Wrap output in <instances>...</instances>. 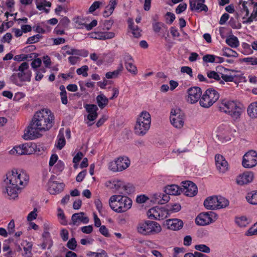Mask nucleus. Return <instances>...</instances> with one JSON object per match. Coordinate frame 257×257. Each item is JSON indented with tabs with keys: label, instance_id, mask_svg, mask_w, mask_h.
Instances as JSON below:
<instances>
[{
	"label": "nucleus",
	"instance_id": "f257e3e1",
	"mask_svg": "<svg viewBox=\"0 0 257 257\" xmlns=\"http://www.w3.org/2000/svg\"><path fill=\"white\" fill-rule=\"evenodd\" d=\"M53 113L48 109H42L34 115L23 136L25 140H34L42 137V133L50 130L55 124Z\"/></svg>",
	"mask_w": 257,
	"mask_h": 257
},
{
	"label": "nucleus",
	"instance_id": "f03ea898",
	"mask_svg": "<svg viewBox=\"0 0 257 257\" xmlns=\"http://www.w3.org/2000/svg\"><path fill=\"white\" fill-rule=\"evenodd\" d=\"M6 176L3 184V193H7L10 199H15L18 197V191L21 189L19 185L26 184L29 178L24 172L18 173L17 169H13Z\"/></svg>",
	"mask_w": 257,
	"mask_h": 257
},
{
	"label": "nucleus",
	"instance_id": "7ed1b4c3",
	"mask_svg": "<svg viewBox=\"0 0 257 257\" xmlns=\"http://www.w3.org/2000/svg\"><path fill=\"white\" fill-rule=\"evenodd\" d=\"M109 204L115 212L122 213L131 208L132 200L125 195H114L110 197Z\"/></svg>",
	"mask_w": 257,
	"mask_h": 257
},
{
	"label": "nucleus",
	"instance_id": "20e7f679",
	"mask_svg": "<svg viewBox=\"0 0 257 257\" xmlns=\"http://www.w3.org/2000/svg\"><path fill=\"white\" fill-rule=\"evenodd\" d=\"M218 108L220 111L230 115L234 120L239 118L243 111L242 105L234 101L224 100L219 105Z\"/></svg>",
	"mask_w": 257,
	"mask_h": 257
},
{
	"label": "nucleus",
	"instance_id": "39448f33",
	"mask_svg": "<svg viewBox=\"0 0 257 257\" xmlns=\"http://www.w3.org/2000/svg\"><path fill=\"white\" fill-rule=\"evenodd\" d=\"M162 230L161 225L157 222L147 220L140 222L137 226L138 233L143 235H151L159 233Z\"/></svg>",
	"mask_w": 257,
	"mask_h": 257
},
{
	"label": "nucleus",
	"instance_id": "423d86ee",
	"mask_svg": "<svg viewBox=\"0 0 257 257\" xmlns=\"http://www.w3.org/2000/svg\"><path fill=\"white\" fill-rule=\"evenodd\" d=\"M218 92L213 88H208L200 99V105L204 108H208L213 105L219 98Z\"/></svg>",
	"mask_w": 257,
	"mask_h": 257
},
{
	"label": "nucleus",
	"instance_id": "0eeeda50",
	"mask_svg": "<svg viewBox=\"0 0 257 257\" xmlns=\"http://www.w3.org/2000/svg\"><path fill=\"white\" fill-rule=\"evenodd\" d=\"M184 113L179 108L172 109L170 119L174 127L181 128L184 124Z\"/></svg>",
	"mask_w": 257,
	"mask_h": 257
},
{
	"label": "nucleus",
	"instance_id": "6e6552de",
	"mask_svg": "<svg viewBox=\"0 0 257 257\" xmlns=\"http://www.w3.org/2000/svg\"><path fill=\"white\" fill-rule=\"evenodd\" d=\"M217 215L212 211L200 213L195 219L196 224L201 226L209 224L216 219Z\"/></svg>",
	"mask_w": 257,
	"mask_h": 257
},
{
	"label": "nucleus",
	"instance_id": "1a4fd4ad",
	"mask_svg": "<svg viewBox=\"0 0 257 257\" xmlns=\"http://www.w3.org/2000/svg\"><path fill=\"white\" fill-rule=\"evenodd\" d=\"M257 164V152L250 150L243 157L242 165L245 168H250Z\"/></svg>",
	"mask_w": 257,
	"mask_h": 257
},
{
	"label": "nucleus",
	"instance_id": "9d476101",
	"mask_svg": "<svg viewBox=\"0 0 257 257\" xmlns=\"http://www.w3.org/2000/svg\"><path fill=\"white\" fill-rule=\"evenodd\" d=\"M168 214L166 209L158 206H155L150 209L147 212V215L149 218L156 220L164 219L167 217Z\"/></svg>",
	"mask_w": 257,
	"mask_h": 257
},
{
	"label": "nucleus",
	"instance_id": "9b49d317",
	"mask_svg": "<svg viewBox=\"0 0 257 257\" xmlns=\"http://www.w3.org/2000/svg\"><path fill=\"white\" fill-rule=\"evenodd\" d=\"M182 193L187 196L193 197L197 194V187L193 182L190 181L182 182Z\"/></svg>",
	"mask_w": 257,
	"mask_h": 257
},
{
	"label": "nucleus",
	"instance_id": "f8f14e48",
	"mask_svg": "<svg viewBox=\"0 0 257 257\" xmlns=\"http://www.w3.org/2000/svg\"><path fill=\"white\" fill-rule=\"evenodd\" d=\"M187 101L190 103H194L200 99L202 91L200 87L195 86L189 88L187 90Z\"/></svg>",
	"mask_w": 257,
	"mask_h": 257
},
{
	"label": "nucleus",
	"instance_id": "ddd939ff",
	"mask_svg": "<svg viewBox=\"0 0 257 257\" xmlns=\"http://www.w3.org/2000/svg\"><path fill=\"white\" fill-rule=\"evenodd\" d=\"M253 178V173L251 171H246L237 177L236 182L239 185H243L251 182Z\"/></svg>",
	"mask_w": 257,
	"mask_h": 257
},
{
	"label": "nucleus",
	"instance_id": "4468645a",
	"mask_svg": "<svg viewBox=\"0 0 257 257\" xmlns=\"http://www.w3.org/2000/svg\"><path fill=\"white\" fill-rule=\"evenodd\" d=\"M205 0H189V7L191 11L194 10L207 12L208 7L204 5Z\"/></svg>",
	"mask_w": 257,
	"mask_h": 257
},
{
	"label": "nucleus",
	"instance_id": "2eb2a0df",
	"mask_svg": "<svg viewBox=\"0 0 257 257\" xmlns=\"http://www.w3.org/2000/svg\"><path fill=\"white\" fill-rule=\"evenodd\" d=\"M150 124L151 123L148 122V121H146V122L137 121L135 127V134L141 136H144L149 130Z\"/></svg>",
	"mask_w": 257,
	"mask_h": 257
},
{
	"label": "nucleus",
	"instance_id": "dca6fc26",
	"mask_svg": "<svg viewBox=\"0 0 257 257\" xmlns=\"http://www.w3.org/2000/svg\"><path fill=\"white\" fill-rule=\"evenodd\" d=\"M215 160L216 168L220 172L224 173L227 170L228 163L222 155H216Z\"/></svg>",
	"mask_w": 257,
	"mask_h": 257
},
{
	"label": "nucleus",
	"instance_id": "f3484780",
	"mask_svg": "<svg viewBox=\"0 0 257 257\" xmlns=\"http://www.w3.org/2000/svg\"><path fill=\"white\" fill-rule=\"evenodd\" d=\"M85 213L83 212L75 213L73 214L71 217L72 224L74 225H78L79 222H82L87 224L89 222V218L84 216Z\"/></svg>",
	"mask_w": 257,
	"mask_h": 257
},
{
	"label": "nucleus",
	"instance_id": "a211bd4d",
	"mask_svg": "<svg viewBox=\"0 0 257 257\" xmlns=\"http://www.w3.org/2000/svg\"><path fill=\"white\" fill-rule=\"evenodd\" d=\"M65 186L63 183L52 182V183H48V191L51 194H59L63 190Z\"/></svg>",
	"mask_w": 257,
	"mask_h": 257
},
{
	"label": "nucleus",
	"instance_id": "6ab92c4d",
	"mask_svg": "<svg viewBox=\"0 0 257 257\" xmlns=\"http://www.w3.org/2000/svg\"><path fill=\"white\" fill-rule=\"evenodd\" d=\"M84 108L86 111L89 113L87 115V119L90 121L94 120L98 116L97 111L98 110V107L95 104H86L84 105Z\"/></svg>",
	"mask_w": 257,
	"mask_h": 257
},
{
	"label": "nucleus",
	"instance_id": "aec40b11",
	"mask_svg": "<svg viewBox=\"0 0 257 257\" xmlns=\"http://www.w3.org/2000/svg\"><path fill=\"white\" fill-rule=\"evenodd\" d=\"M124 60L125 62V66L126 70L134 74L137 73V68L134 64V59L133 57L129 54H125L124 56Z\"/></svg>",
	"mask_w": 257,
	"mask_h": 257
},
{
	"label": "nucleus",
	"instance_id": "412c9836",
	"mask_svg": "<svg viewBox=\"0 0 257 257\" xmlns=\"http://www.w3.org/2000/svg\"><path fill=\"white\" fill-rule=\"evenodd\" d=\"M168 228L173 230H178L181 229L183 225V221L179 219H169L166 220Z\"/></svg>",
	"mask_w": 257,
	"mask_h": 257
},
{
	"label": "nucleus",
	"instance_id": "4be33fe9",
	"mask_svg": "<svg viewBox=\"0 0 257 257\" xmlns=\"http://www.w3.org/2000/svg\"><path fill=\"white\" fill-rule=\"evenodd\" d=\"M216 202L217 196H210L207 197L204 201V207L208 210L217 209Z\"/></svg>",
	"mask_w": 257,
	"mask_h": 257
},
{
	"label": "nucleus",
	"instance_id": "5701e85b",
	"mask_svg": "<svg viewBox=\"0 0 257 257\" xmlns=\"http://www.w3.org/2000/svg\"><path fill=\"white\" fill-rule=\"evenodd\" d=\"M164 192L168 195H178L182 193V189L178 185H170L165 187Z\"/></svg>",
	"mask_w": 257,
	"mask_h": 257
},
{
	"label": "nucleus",
	"instance_id": "b1692460",
	"mask_svg": "<svg viewBox=\"0 0 257 257\" xmlns=\"http://www.w3.org/2000/svg\"><path fill=\"white\" fill-rule=\"evenodd\" d=\"M22 150L24 155H30L33 154L34 152L35 148L37 149L36 145L35 144L25 143L22 144Z\"/></svg>",
	"mask_w": 257,
	"mask_h": 257
},
{
	"label": "nucleus",
	"instance_id": "393cba45",
	"mask_svg": "<svg viewBox=\"0 0 257 257\" xmlns=\"http://www.w3.org/2000/svg\"><path fill=\"white\" fill-rule=\"evenodd\" d=\"M116 161L119 171L126 169L130 165V161L127 158L120 157Z\"/></svg>",
	"mask_w": 257,
	"mask_h": 257
},
{
	"label": "nucleus",
	"instance_id": "a878e982",
	"mask_svg": "<svg viewBox=\"0 0 257 257\" xmlns=\"http://www.w3.org/2000/svg\"><path fill=\"white\" fill-rule=\"evenodd\" d=\"M31 76L32 73L29 69L18 73V77L21 82H30L31 81Z\"/></svg>",
	"mask_w": 257,
	"mask_h": 257
},
{
	"label": "nucleus",
	"instance_id": "bb28decb",
	"mask_svg": "<svg viewBox=\"0 0 257 257\" xmlns=\"http://www.w3.org/2000/svg\"><path fill=\"white\" fill-rule=\"evenodd\" d=\"M152 27L154 32L158 33L160 32L161 30L165 29V32L167 33V36L169 35V32L167 30L166 26L162 22H155L152 23Z\"/></svg>",
	"mask_w": 257,
	"mask_h": 257
},
{
	"label": "nucleus",
	"instance_id": "cd10ccee",
	"mask_svg": "<svg viewBox=\"0 0 257 257\" xmlns=\"http://www.w3.org/2000/svg\"><path fill=\"white\" fill-rule=\"evenodd\" d=\"M97 103L100 109H103L108 103V99L103 94H100L96 97Z\"/></svg>",
	"mask_w": 257,
	"mask_h": 257
},
{
	"label": "nucleus",
	"instance_id": "c85d7f7f",
	"mask_svg": "<svg viewBox=\"0 0 257 257\" xmlns=\"http://www.w3.org/2000/svg\"><path fill=\"white\" fill-rule=\"evenodd\" d=\"M247 114L250 117H257V101L251 103L249 105L247 109Z\"/></svg>",
	"mask_w": 257,
	"mask_h": 257
},
{
	"label": "nucleus",
	"instance_id": "c756f323",
	"mask_svg": "<svg viewBox=\"0 0 257 257\" xmlns=\"http://www.w3.org/2000/svg\"><path fill=\"white\" fill-rule=\"evenodd\" d=\"M225 42L228 46L233 48H237L239 45L238 38L233 35H229L227 37Z\"/></svg>",
	"mask_w": 257,
	"mask_h": 257
},
{
	"label": "nucleus",
	"instance_id": "7c9ffc66",
	"mask_svg": "<svg viewBox=\"0 0 257 257\" xmlns=\"http://www.w3.org/2000/svg\"><path fill=\"white\" fill-rule=\"evenodd\" d=\"M123 69V67L122 64L120 63L119 65L118 68L116 70H115L112 72H107L105 74V77L107 79H111V78H116L118 76V75L119 74L120 72L122 71Z\"/></svg>",
	"mask_w": 257,
	"mask_h": 257
},
{
	"label": "nucleus",
	"instance_id": "2f4dec72",
	"mask_svg": "<svg viewBox=\"0 0 257 257\" xmlns=\"http://www.w3.org/2000/svg\"><path fill=\"white\" fill-rule=\"evenodd\" d=\"M66 54L67 55H75L87 57L88 54V52L87 51H82L74 48H71L66 51Z\"/></svg>",
	"mask_w": 257,
	"mask_h": 257
},
{
	"label": "nucleus",
	"instance_id": "473e14b6",
	"mask_svg": "<svg viewBox=\"0 0 257 257\" xmlns=\"http://www.w3.org/2000/svg\"><path fill=\"white\" fill-rule=\"evenodd\" d=\"M58 143L56 146L57 148L61 150L65 145L66 141L63 134V128L60 130L58 136Z\"/></svg>",
	"mask_w": 257,
	"mask_h": 257
},
{
	"label": "nucleus",
	"instance_id": "72a5a7b5",
	"mask_svg": "<svg viewBox=\"0 0 257 257\" xmlns=\"http://www.w3.org/2000/svg\"><path fill=\"white\" fill-rule=\"evenodd\" d=\"M148 121V122L151 123V117L150 113L147 111H142L140 114L139 116L137 119V121H140L141 122H145Z\"/></svg>",
	"mask_w": 257,
	"mask_h": 257
},
{
	"label": "nucleus",
	"instance_id": "f704fd0d",
	"mask_svg": "<svg viewBox=\"0 0 257 257\" xmlns=\"http://www.w3.org/2000/svg\"><path fill=\"white\" fill-rule=\"evenodd\" d=\"M217 202H216L217 209L226 207L229 205V201L224 197L221 196H217Z\"/></svg>",
	"mask_w": 257,
	"mask_h": 257
},
{
	"label": "nucleus",
	"instance_id": "c9c22d12",
	"mask_svg": "<svg viewBox=\"0 0 257 257\" xmlns=\"http://www.w3.org/2000/svg\"><path fill=\"white\" fill-rule=\"evenodd\" d=\"M108 183L109 185L107 184V186H109L110 188L115 189L117 191L124 188V183L119 180L113 181L112 182L109 181Z\"/></svg>",
	"mask_w": 257,
	"mask_h": 257
},
{
	"label": "nucleus",
	"instance_id": "e433bc0d",
	"mask_svg": "<svg viewBox=\"0 0 257 257\" xmlns=\"http://www.w3.org/2000/svg\"><path fill=\"white\" fill-rule=\"evenodd\" d=\"M123 191H120L119 194L121 195H125L126 194H130L135 191V188L131 184L124 185V188H122Z\"/></svg>",
	"mask_w": 257,
	"mask_h": 257
},
{
	"label": "nucleus",
	"instance_id": "4c0bfd02",
	"mask_svg": "<svg viewBox=\"0 0 257 257\" xmlns=\"http://www.w3.org/2000/svg\"><path fill=\"white\" fill-rule=\"evenodd\" d=\"M223 56L227 57H237L238 54L231 48L226 47L223 49Z\"/></svg>",
	"mask_w": 257,
	"mask_h": 257
},
{
	"label": "nucleus",
	"instance_id": "58836bf2",
	"mask_svg": "<svg viewBox=\"0 0 257 257\" xmlns=\"http://www.w3.org/2000/svg\"><path fill=\"white\" fill-rule=\"evenodd\" d=\"M168 208L166 209L167 212H177L181 210V206L178 203L170 204L168 205Z\"/></svg>",
	"mask_w": 257,
	"mask_h": 257
},
{
	"label": "nucleus",
	"instance_id": "ea45409f",
	"mask_svg": "<svg viewBox=\"0 0 257 257\" xmlns=\"http://www.w3.org/2000/svg\"><path fill=\"white\" fill-rule=\"evenodd\" d=\"M133 22L130 23L129 24V28L132 31V33L135 38H139L141 36V30L138 28L137 26H134Z\"/></svg>",
	"mask_w": 257,
	"mask_h": 257
},
{
	"label": "nucleus",
	"instance_id": "a19ab883",
	"mask_svg": "<svg viewBox=\"0 0 257 257\" xmlns=\"http://www.w3.org/2000/svg\"><path fill=\"white\" fill-rule=\"evenodd\" d=\"M248 203L252 205H257V192L253 194L248 193L246 197Z\"/></svg>",
	"mask_w": 257,
	"mask_h": 257
},
{
	"label": "nucleus",
	"instance_id": "79ce46f5",
	"mask_svg": "<svg viewBox=\"0 0 257 257\" xmlns=\"http://www.w3.org/2000/svg\"><path fill=\"white\" fill-rule=\"evenodd\" d=\"M159 197H155L156 199V201L158 202V204H163L167 202L169 200V196L168 194H160L159 196Z\"/></svg>",
	"mask_w": 257,
	"mask_h": 257
},
{
	"label": "nucleus",
	"instance_id": "37998d69",
	"mask_svg": "<svg viewBox=\"0 0 257 257\" xmlns=\"http://www.w3.org/2000/svg\"><path fill=\"white\" fill-rule=\"evenodd\" d=\"M236 223L240 227H245L248 224L247 218L245 216H241L235 218Z\"/></svg>",
	"mask_w": 257,
	"mask_h": 257
},
{
	"label": "nucleus",
	"instance_id": "c03bdc74",
	"mask_svg": "<svg viewBox=\"0 0 257 257\" xmlns=\"http://www.w3.org/2000/svg\"><path fill=\"white\" fill-rule=\"evenodd\" d=\"M9 153L11 155H23V152L22 150V145H20L18 146H15L11 150L9 151Z\"/></svg>",
	"mask_w": 257,
	"mask_h": 257
},
{
	"label": "nucleus",
	"instance_id": "a18cd8bd",
	"mask_svg": "<svg viewBox=\"0 0 257 257\" xmlns=\"http://www.w3.org/2000/svg\"><path fill=\"white\" fill-rule=\"evenodd\" d=\"M194 248L196 250L202 251L204 253H208L210 251V248L205 244L195 245Z\"/></svg>",
	"mask_w": 257,
	"mask_h": 257
},
{
	"label": "nucleus",
	"instance_id": "49530a36",
	"mask_svg": "<svg viewBox=\"0 0 257 257\" xmlns=\"http://www.w3.org/2000/svg\"><path fill=\"white\" fill-rule=\"evenodd\" d=\"M88 67L87 65H84L76 70L78 75H82L84 77L88 76L87 71H88Z\"/></svg>",
	"mask_w": 257,
	"mask_h": 257
},
{
	"label": "nucleus",
	"instance_id": "de8ad7c7",
	"mask_svg": "<svg viewBox=\"0 0 257 257\" xmlns=\"http://www.w3.org/2000/svg\"><path fill=\"white\" fill-rule=\"evenodd\" d=\"M77 245V241L75 238H72L68 240L67 243V247L70 249L74 250Z\"/></svg>",
	"mask_w": 257,
	"mask_h": 257
},
{
	"label": "nucleus",
	"instance_id": "09e8293b",
	"mask_svg": "<svg viewBox=\"0 0 257 257\" xmlns=\"http://www.w3.org/2000/svg\"><path fill=\"white\" fill-rule=\"evenodd\" d=\"M59 213H58V218L61 219L60 222L61 224L64 225H66L67 224V220L66 219L65 215L63 212V211L62 209L59 208L58 209Z\"/></svg>",
	"mask_w": 257,
	"mask_h": 257
},
{
	"label": "nucleus",
	"instance_id": "8fccbe9b",
	"mask_svg": "<svg viewBox=\"0 0 257 257\" xmlns=\"http://www.w3.org/2000/svg\"><path fill=\"white\" fill-rule=\"evenodd\" d=\"M207 76L210 79H214L215 80L219 81L220 80V77L219 75L216 72L214 71H209L207 72Z\"/></svg>",
	"mask_w": 257,
	"mask_h": 257
},
{
	"label": "nucleus",
	"instance_id": "3c124183",
	"mask_svg": "<svg viewBox=\"0 0 257 257\" xmlns=\"http://www.w3.org/2000/svg\"><path fill=\"white\" fill-rule=\"evenodd\" d=\"M42 38V36L39 34H37L32 37H30L27 41V44H32L38 42Z\"/></svg>",
	"mask_w": 257,
	"mask_h": 257
},
{
	"label": "nucleus",
	"instance_id": "603ef678",
	"mask_svg": "<svg viewBox=\"0 0 257 257\" xmlns=\"http://www.w3.org/2000/svg\"><path fill=\"white\" fill-rule=\"evenodd\" d=\"M221 77L222 78L223 80H220L219 83L220 84H224V81L225 82H232L234 80V77L232 75H228L226 74H221Z\"/></svg>",
	"mask_w": 257,
	"mask_h": 257
},
{
	"label": "nucleus",
	"instance_id": "864d4df0",
	"mask_svg": "<svg viewBox=\"0 0 257 257\" xmlns=\"http://www.w3.org/2000/svg\"><path fill=\"white\" fill-rule=\"evenodd\" d=\"M32 247L33 243L32 242H27L26 246L24 247V250L25 251V253L23 254V255H26L28 253H29L30 255H32Z\"/></svg>",
	"mask_w": 257,
	"mask_h": 257
},
{
	"label": "nucleus",
	"instance_id": "5fc2aeb1",
	"mask_svg": "<svg viewBox=\"0 0 257 257\" xmlns=\"http://www.w3.org/2000/svg\"><path fill=\"white\" fill-rule=\"evenodd\" d=\"M257 234V222L255 223L254 225L250 227L246 233V235L247 236H251L253 235Z\"/></svg>",
	"mask_w": 257,
	"mask_h": 257
},
{
	"label": "nucleus",
	"instance_id": "6e6d98bb",
	"mask_svg": "<svg viewBox=\"0 0 257 257\" xmlns=\"http://www.w3.org/2000/svg\"><path fill=\"white\" fill-rule=\"evenodd\" d=\"M203 60L205 62L213 63L215 61V56L213 55L207 54L203 57Z\"/></svg>",
	"mask_w": 257,
	"mask_h": 257
},
{
	"label": "nucleus",
	"instance_id": "4d7b16f0",
	"mask_svg": "<svg viewBox=\"0 0 257 257\" xmlns=\"http://www.w3.org/2000/svg\"><path fill=\"white\" fill-rule=\"evenodd\" d=\"M241 46L244 50V51L242 52L244 55L251 54L253 52L252 50L250 48V45L247 43H243Z\"/></svg>",
	"mask_w": 257,
	"mask_h": 257
},
{
	"label": "nucleus",
	"instance_id": "13d9d810",
	"mask_svg": "<svg viewBox=\"0 0 257 257\" xmlns=\"http://www.w3.org/2000/svg\"><path fill=\"white\" fill-rule=\"evenodd\" d=\"M37 209L35 208L33 211H31L27 216V220L29 221H31L34 219H35L37 217Z\"/></svg>",
	"mask_w": 257,
	"mask_h": 257
},
{
	"label": "nucleus",
	"instance_id": "bf43d9fd",
	"mask_svg": "<svg viewBox=\"0 0 257 257\" xmlns=\"http://www.w3.org/2000/svg\"><path fill=\"white\" fill-rule=\"evenodd\" d=\"M182 73H186L189 75L190 77H193V72L191 68L188 66H183L181 68Z\"/></svg>",
	"mask_w": 257,
	"mask_h": 257
},
{
	"label": "nucleus",
	"instance_id": "052dcab7",
	"mask_svg": "<svg viewBox=\"0 0 257 257\" xmlns=\"http://www.w3.org/2000/svg\"><path fill=\"white\" fill-rule=\"evenodd\" d=\"M187 8V4L185 3L180 4L176 8L175 12L177 14H180L184 12Z\"/></svg>",
	"mask_w": 257,
	"mask_h": 257
},
{
	"label": "nucleus",
	"instance_id": "680f3d73",
	"mask_svg": "<svg viewBox=\"0 0 257 257\" xmlns=\"http://www.w3.org/2000/svg\"><path fill=\"white\" fill-rule=\"evenodd\" d=\"M60 236L64 241H66L69 238V232L66 229H62L61 230Z\"/></svg>",
	"mask_w": 257,
	"mask_h": 257
},
{
	"label": "nucleus",
	"instance_id": "e2e57ef3",
	"mask_svg": "<svg viewBox=\"0 0 257 257\" xmlns=\"http://www.w3.org/2000/svg\"><path fill=\"white\" fill-rule=\"evenodd\" d=\"M109 168L113 172L119 171L116 160L109 163Z\"/></svg>",
	"mask_w": 257,
	"mask_h": 257
},
{
	"label": "nucleus",
	"instance_id": "0e129e2a",
	"mask_svg": "<svg viewBox=\"0 0 257 257\" xmlns=\"http://www.w3.org/2000/svg\"><path fill=\"white\" fill-rule=\"evenodd\" d=\"M35 2L37 8L39 11H42L45 7V3L46 2V0H36Z\"/></svg>",
	"mask_w": 257,
	"mask_h": 257
},
{
	"label": "nucleus",
	"instance_id": "69168bd1",
	"mask_svg": "<svg viewBox=\"0 0 257 257\" xmlns=\"http://www.w3.org/2000/svg\"><path fill=\"white\" fill-rule=\"evenodd\" d=\"M42 63V60L40 58H35L31 63L32 68L36 69L39 67Z\"/></svg>",
	"mask_w": 257,
	"mask_h": 257
},
{
	"label": "nucleus",
	"instance_id": "338daca9",
	"mask_svg": "<svg viewBox=\"0 0 257 257\" xmlns=\"http://www.w3.org/2000/svg\"><path fill=\"white\" fill-rule=\"evenodd\" d=\"M87 171L86 170H84L81 172H80L76 177V180L78 182H81L83 181L85 176L86 175Z\"/></svg>",
	"mask_w": 257,
	"mask_h": 257
},
{
	"label": "nucleus",
	"instance_id": "774afa93",
	"mask_svg": "<svg viewBox=\"0 0 257 257\" xmlns=\"http://www.w3.org/2000/svg\"><path fill=\"white\" fill-rule=\"evenodd\" d=\"M82 232L84 233L89 234L93 231L92 225L84 226L81 228Z\"/></svg>",
	"mask_w": 257,
	"mask_h": 257
}]
</instances>
